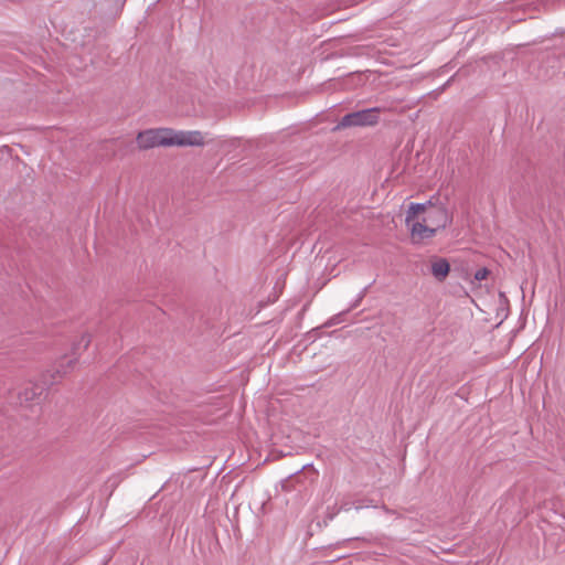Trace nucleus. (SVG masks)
<instances>
[{
	"mask_svg": "<svg viewBox=\"0 0 565 565\" xmlns=\"http://www.w3.org/2000/svg\"><path fill=\"white\" fill-rule=\"evenodd\" d=\"M384 334H387L386 330H384ZM381 340H382V342H385V335H381Z\"/></svg>",
	"mask_w": 565,
	"mask_h": 565,
	"instance_id": "nucleus-11",
	"label": "nucleus"
},
{
	"mask_svg": "<svg viewBox=\"0 0 565 565\" xmlns=\"http://www.w3.org/2000/svg\"><path fill=\"white\" fill-rule=\"evenodd\" d=\"M430 270L438 281H444L450 271V264L446 258L433 257Z\"/></svg>",
	"mask_w": 565,
	"mask_h": 565,
	"instance_id": "nucleus-6",
	"label": "nucleus"
},
{
	"mask_svg": "<svg viewBox=\"0 0 565 565\" xmlns=\"http://www.w3.org/2000/svg\"><path fill=\"white\" fill-rule=\"evenodd\" d=\"M298 475H299V471L295 472V475H291V476H290V479L295 478V479H297V480H298V478H299V476H298Z\"/></svg>",
	"mask_w": 565,
	"mask_h": 565,
	"instance_id": "nucleus-10",
	"label": "nucleus"
},
{
	"mask_svg": "<svg viewBox=\"0 0 565 565\" xmlns=\"http://www.w3.org/2000/svg\"><path fill=\"white\" fill-rule=\"evenodd\" d=\"M140 149H151L154 147L171 146H203L204 138L202 132L193 131H175L171 128H152L140 131L136 138Z\"/></svg>",
	"mask_w": 565,
	"mask_h": 565,
	"instance_id": "nucleus-1",
	"label": "nucleus"
},
{
	"mask_svg": "<svg viewBox=\"0 0 565 565\" xmlns=\"http://www.w3.org/2000/svg\"><path fill=\"white\" fill-rule=\"evenodd\" d=\"M489 274H490V270L488 268H486V267L480 268L476 271L475 279L478 281H481V280L486 279Z\"/></svg>",
	"mask_w": 565,
	"mask_h": 565,
	"instance_id": "nucleus-9",
	"label": "nucleus"
},
{
	"mask_svg": "<svg viewBox=\"0 0 565 565\" xmlns=\"http://www.w3.org/2000/svg\"><path fill=\"white\" fill-rule=\"evenodd\" d=\"M382 111H384V108L372 107L349 113L341 118L339 124L334 127V130L348 127L374 126L379 122L380 114Z\"/></svg>",
	"mask_w": 565,
	"mask_h": 565,
	"instance_id": "nucleus-4",
	"label": "nucleus"
},
{
	"mask_svg": "<svg viewBox=\"0 0 565 565\" xmlns=\"http://www.w3.org/2000/svg\"><path fill=\"white\" fill-rule=\"evenodd\" d=\"M427 214L443 215L441 223L431 226L427 224L426 218H423V221H416L412 222L411 224H406L411 232L412 242L415 244H420L426 239L433 238L439 228H446L452 222V214L447 210L445 205L433 207V210H429Z\"/></svg>",
	"mask_w": 565,
	"mask_h": 565,
	"instance_id": "nucleus-3",
	"label": "nucleus"
},
{
	"mask_svg": "<svg viewBox=\"0 0 565 565\" xmlns=\"http://www.w3.org/2000/svg\"><path fill=\"white\" fill-rule=\"evenodd\" d=\"M92 341V338L89 334H84L78 343H75L73 345V354L76 353V351L82 347L84 350H86Z\"/></svg>",
	"mask_w": 565,
	"mask_h": 565,
	"instance_id": "nucleus-7",
	"label": "nucleus"
},
{
	"mask_svg": "<svg viewBox=\"0 0 565 565\" xmlns=\"http://www.w3.org/2000/svg\"><path fill=\"white\" fill-rule=\"evenodd\" d=\"M425 218L427 220V224L435 226V224L441 223L443 215L427 214Z\"/></svg>",
	"mask_w": 565,
	"mask_h": 565,
	"instance_id": "nucleus-8",
	"label": "nucleus"
},
{
	"mask_svg": "<svg viewBox=\"0 0 565 565\" xmlns=\"http://www.w3.org/2000/svg\"><path fill=\"white\" fill-rule=\"evenodd\" d=\"M77 359H71L66 364L60 363L54 372H45L41 375L40 382L30 381L26 383L25 387L17 394V398L21 406H29L30 403L35 402L39 404L42 399V396L49 388L56 383L57 379L66 375L70 370L74 367Z\"/></svg>",
	"mask_w": 565,
	"mask_h": 565,
	"instance_id": "nucleus-2",
	"label": "nucleus"
},
{
	"mask_svg": "<svg viewBox=\"0 0 565 565\" xmlns=\"http://www.w3.org/2000/svg\"><path fill=\"white\" fill-rule=\"evenodd\" d=\"M439 205L440 204L434 203L433 200H429L425 203H411L408 206V210L406 212L405 223L411 224L412 222L419 221L418 220L419 213L427 214V212L429 210H433V207H436Z\"/></svg>",
	"mask_w": 565,
	"mask_h": 565,
	"instance_id": "nucleus-5",
	"label": "nucleus"
}]
</instances>
